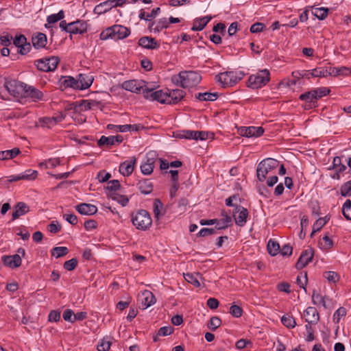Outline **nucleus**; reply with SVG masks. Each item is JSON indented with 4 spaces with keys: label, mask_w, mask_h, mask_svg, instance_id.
<instances>
[{
    "label": "nucleus",
    "mask_w": 351,
    "mask_h": 351,
    "mask_svg": "<svg viewBox=\"0 0 351 351\" xmlns=\"http://www.w3.org/2000/svg\"><path fill=\"white\" fill-rule=\"evenodd\" d=\"M245 73L241 71H230L220 73L215 76L216 82H219L222 87L232 86L241 81Z\"/></svg>",
    "instance_id": "f257e3e1"
},
{
    "label": "nucleus",
    "mask_w": 351,
    "mask_h": 351,
    "mask_svg": "<svg viewBox=\"0 0 351 351\" xmlns=\"http://www.w3.org/2000/svg\"><path fill=\"white\" fill-rule=\"evenodd\" d=\"M77 263V259L75 258H73L69 261H65L63 267L66 270L73 271L76 268Z\"/></svg>",
    "instance_id": "052dcab7"
},
{
    "label": "nucleus",
    "mask_w": 351,
    "mask_h": 351,
    "mask_svg": "<svg viewBox=\"0 0 351 351\" xmlns=\"http://www.w3.org/2000/svg\"><path fill=\"white\" fill-rule=\"evenodd\" d=\"M3 265L12 269L17 268L21 265V257L19 254L4 255L1 257Z\"/></svg>",
    "instance_id": "2eb2a0df"
},
{
    "label": "nucleus",
    "mask_w": 351,
    "mask_h": 351,
    "mask_svg": "<svg viewBox=\"0 0 351 351\" xmlns=\"http://www.w3.org/2000/svg\"><path fill=\"white\" fill-rule=\"evenodd\" d=\"M110 197L113 200L118 202L123 206H125L129 202V199L125 195L118 194L116 192H113L110 195Z\"/></svg>",
    "instance_id": "3c124183"
},
{
    "label": "nucleus",
    "mask_w": 351,
    "mask_h": 351,
    "mask_svg": "<svg viewBox=\"0 0 351 351\" xmlns=\"http://www.w3.org/2000/svg\"><path fill=\"white\" fill-rule=\"evenodd\" d=\"M328 298L322 296L321 294L316 293L314 290L312 295V300L315 304H322L324 308H327L326 300Z\"/></svg>",
    "instance_id": "37998d69"
},
{
    "label": "nucleus",
    "mask_w": 351,
    "mask_h": 351,
    "mask_svg": "<svg viewBox=\"0 0 351 351\" xmlns=\"http://www.w3.org/2000/svg\"><path fill=\"white\" fill-rule=\"evenodd\" d=\"M55 125V121L52 117H42L38 119L36 126L51 128Z\"/></svg>",
    "instance_id": "79ce46f5"
},
{
    "label": "nucleus",
    "mask_w": 351,
    "mask_h": 351,
    "mask_svg": "<svg viewBox=\"0 0 351 351\" xmlns=\"http://www.w3.org/2000/svg\"><path fill=\"white\" fill-rule=\"evenodd\" d=\"M144 298L142 300V304L146 307H149L156 302V298L151 291H145L143 293Z\"/></svg>",
    "instance_id": "ea45409f"
},
{
    "label": "nucleus",
    "mask_w": 351,
    "mask_h": 351,
    "mask_svg": "<svg viewBox=\"0 0 351 351\" xmlns=\"http://www.w3.org/2000/svg\"><path fill=\"white\" fill-rule=\"evenodd\" d=\"M297 284L306 292V285L308 282L307 272H300L297 277Z\"/></svg>",
    "instance_id": "09e8293b"
},
{
    "label": "nucleus",
    "mask_w": 351,
    "mask_h": 351,
    "mask_svg": "<svg viewBox=\"0 0 351 351\" xmlns=\"http://www.w3.org/2000/svg\"><path fill=\"white\" fill-rule=\"evenodd\" d=\"M279 165V162L274 158H267L261 160L256 169L257 179L260 182H264L268 173L275 170Z\"/></svg>",
    "instance_id": "7ed1b4c3"
},
{
    "label": "nucleus",
    "mask_w": 351,
    "mask_h": 351,
    "mask_svg": "<svg viewBox=\"0 0 351 351\" xmlns=\"http://www.w3.org/2000/svg\"><path fill=\"white\" fill-rule=\"evenodd\" d=\"M267 250L270 255L276 256L280 251V245L278 243L269 240L267 243Z\"/></svg>",
    "instance_id": "8fccbe9b"
},
{
    "label": "nucleus",
    "mask_w": 351,
    "mask_h": 351,
    "mask_svg": "<svg viewBox=\"0 0 351 351\" xmlns=\"http://www.w3.org/2000/svg\"><path fill=\"white\" fill-rule=\"evenodd\" d=\"M212 17L206 16L202 18H197L194 20L193 25L191 27L192 31H201L209 23Z\"/></svg>",
    "instance_id": "7c9ffc66"
},
{
    "label": "nucleus",
    "mask_w": 351,
    "mask_h": 351,
    "mask_svg": "<svg viewBox=\"0 0 351 351\" xmlns=\"http://www.w3.org/2000/svg\"><path fill=\"white\" fill-rule=\"evenodd\" d=\"M270 80V74L268 70L260 71L255 75L249 77L247 84L252 89H258L265 86Z\"/></svg>",
    "instance_id": "20e7f679"
},
{
    "label": "nucleus",
    "mask_w": 351,
    "mask_h": 351,
    "mask_svg": "<svg viewBox=\"0 0 351 351\" xmlns=\"http://www.w3.org/2000/svg\"><path fill=\"white\" fill-rule=\"evenodd\" d=\"M299 99L305 101V104L303 106L305 110H311L318 106L317 101L314 93H313V90L301 94Z\"/></svg>",
    "instance_id": "ddd939ff"
},
{
    "label": "nucleus",
    "mask_w": 351,
    "mask_h": 351,
    "mask_svg": "<svg viewBox=\"0 0 351 351\" xmlns=\"http://www.w3.org/2000/svg\"><path fill=\"white\" fill-rule=\"evenodd\" d=\"M160 8L159 7L156 8H154L151 13L147 14L143 11V10H141L140 11V14L138 15V17L140 19H143L145 21H151V19L156 18L160 13Z\"/></svg>",
    "instance_id": "72a5a7b5"
},
{
    "label": "nucleus",
    "mask_w": 351,
    "mask_h": 351,
    "mask_svg": "<svg viewBox=\"0 0 351 351\" xmlns=\"http://www.w3.org/2000/svg\"><path fill=\"white\" fill-rule=\"evenodd\" d=\"M346 315V310L343 307L339 308L333 315V319L335 322L338 323L341 317H345Z\"/></svg>",
    "instance_id": "69168bd1"
},
{
    "label": "nucleus",
    "mask_w": 351,
    "mask_h": 351,
    "mask_svg": "<svg viewBox=\"0 0 351 351\" xmlns=\"http://www.w3.org/2000/svg\"><path fill=\"white\" fill-rule=\"evenodd\" d=\"M136 159L135 157H133V158L128 161H124L123 162L121 163L119 166V172L123 176H129L132 174V173L134 171V165L136 163Z\"/></svg>",
    "instance_id": "cd10ccee"
},
{
    "label": "nucleus",
    "mask_w": 351,
    "mask_h": 351,
    "mask_svg": "<svg viewBox=\"0 0 351 351\" xmlns=\"http://www.w3.org/2000/svg\"><path fill=\"white\" fill-rule=\"evenodd\" d=\"M158 158L156 152H149L146 155V160L141 164V171L144 175H150L154 168V164Z\"/></svg>",
    "instance_id": "1a4fd4ad"
},
{
    "label": "nucleus",
    "mask_w": 351,
    "mask_h": 351,
    "mask_svg": "<svg viewBox=\"0 0 351 351\" xmlns=\"http://www.w3.org/2000/svg\"><path fill=\"white\" fill-rule=\"evenodd\" d=\"M76 210L84 215H93L97 213V208L90 204L82 203L75 206Z\"/></svg>",
    "instance_id": "a878e982"
},
{
    "label": "nucleus",
    "mask_w": 351,
    "mask_h": 351,
    "mask_svg": "<svg viewBox=\"0 0 351 351\" xmlns=\"http://www.w3.org/2000/svg\"><path fill=\"white\" fill-rule=\"evenodd\" d=\"M132 224L136 229L147 230L152 224V219L148 211L144 209L138 210L131 215Z\"/></svg>",
    "instance_id": "f03ea898"
},
{
    "label": "nucleus",
    "mask_w": 351,
    "mask_h": 351,
    "mask_svg": "<svg viewBox=\"0 0 351 351\" xmlns=\"http://www.w3.org/2000/svg\"><path fill=\"white\" fill-rule=\"evenodd\" d=\"M60 58L58 56H51L37 60L34 64L37 69L43 72L53 71L60 62Z\"/></svg>",
    "instance_id": "423d86ee"
},
{
    "label": "nucleus",
    "mask_w": 351,
    "mask_h": 351,
    "mask_svg": "<svg viewBox=\"0 0 351 351\" xmlns=\"http://www.w3.org/2000/svg\"><path fill=\"white\" fill-rule=\"evenodd\" d=\"M168 27H169V22H168L167 19L166 18H162L158 21L156 25L154 28V32L158 33L160 31H162L163 29L167 28Z\"/></svg>",
    "instance_id": "6e6d98bb"
},
{
    "label": "nucleus",
    "mask_w": 351,
    "mask_h": 351,
    "mask_svg": "<svg viewBox=\"0 0 351 351\" xmlns=\"http://www.w3.org/2000/svg\"><path fill=\"white\" fill-rule=\"evenodd\" d=\"M189 204V201L185 197L180 199L178 203V213L180 215L184 213L186 210V207Z\"/></svg>",
    "instance_id": "13d9d810"
},
{
    "label": "nucleus",
    "mask_w": 351,
    "mask_h": 351,
    "mask_svg": "<svg viewBox=\"0 0 351 351\" xmlns=\"http://www.w3.org/2000/svg\"><path fill=\"white\" fill-rule=\"evenodd\" d=\"M340 192L343 197L351 196V180H349L341 185Z\"/></svg>",
    "instance_id": "4d7b16f0"
},
{
    "label": "nucleus",
    "mask_w": 351,
    "mask_h": 351,
    "mask_svg": "<svg viewBox=\"0 0 351 351\" xmlns=\"http://www.w3.org/2000/svg\"><path fill=\"white\" fill-rule=\"evenodd\" d=\"M138 45L147 49H156L160 47V43L149 36H143L138 40Z\"/></svg>",
    "instance_id": "aec40b11"
},
{
    "label": "nucleus",
    "mask_w": 351,
    "mask_h": 351,
    "mask_svg": "<svg viewBox=\"0 0 351 351\" xmlns=\"http://www.w3.org/2000/svg\"><path fill=\"white\" fill-rule=\"evenodd\" d=\"M314 256V250L312 247L302 251L296 264L295 267L297 269H302L305 267L313 260Z\"/></svg>",
    "instance_id": "9b49d317"
},
{
    "label": "nucleus",
    "mask_w": 351,
    "mask_h": 351,
    "mask_svg": "<svg viewBox=\"0 0 351 351\" xmlns=\"http://www.w3.org/2000/svg\"><path fill=\"white\" fill-rule=\"evenodd\" d=\"M69 253L66 247H55L51 250V255L56 258H60Z\"/></svg>",
    "instance_id": "a18cd8bd"
},
{
    "label": "nucleus",
    "mask_w": 351,
    "mask_h": 351,
    "mask_svg": "<svg viewBox=\"0 0 351 351\" xmlns=\"http://www.w3.org/2000/svg\"><path fill=\"white\" fill-rule=\"evenodd\" d=\"M231 223V217H226V218H222L221 219H217V222L215 223V228L216 229V230H223L230 226Z\"/></svg>",
    "instance_id": "4c0bfd02"
},
{
    "label": "nucleus",
    "mask_w": 351,
    "mask_h": 351,
    "mask_svg": "<svg viewBox=\"0 0 351 351\" xmlns=\"http://www.w3.org/2000/svg\"><path fill=\"white\" fill-rule=\"evenodd\" d=\"M93 77L89 74L80 73L77 75L78 90H84L89 88L93 82Z\"/></svg>",
    "instance_id": "4be33fe9"
},
{
    "label": "nucleus",
    "mask_w": 351,
    "mask_h": 351,
    "mask_svg": "<svg viewBox=\"0 0 351 351\" xmlns=\"http://www.w3.org/2000/svg\"><path fill=\"white\" fill-rule=\"evenodd\" d=\"M112 8H114L113 1L107 0L97 5L94 8L93 12L95 14L100 15L110 10Z\"/></svg>",
    "instance_id": "c756f323"
},
{
    "label": "nucleus",
    "mask_w": 351,
    "mask_h": 351,
    "mask_svg": "<svg viewBox=\"0 0 351 351\" xmlns=\"http://www.w3.org/2000/svg\"><path fill=\"white\" fill-rule=\"evenodd\" d=\"M200 276V274L199 273H197V274L188 273L184 275V278L188 282L193 285L196 287H200V283L197 279V276Z\"/></svg>",
    "instance_id": "de8ad7c7"
},
{
    "label": "nucleus",
    "mask_w": 351,
    "mask_h": 351,
    "mask_svg": "<svg viewBox=\"0 0 351 351\" xmlns=\"http://www.w3.org/2000/svg\"><path fill=\"white\" fill-rule=\"evenodd\" d=\"M4 86L9 93L14 97H19L24 93L26 84L15 80H6Z\"/></svg>",
    "instance_id": "6e6552de"
},
{
    "label": "nucleus",
    "mask_w": 351,
    "mask_h": 351,
    "mask_svg": "<svg viewBox=\"0 0 351 351\" xmlns=\"http://www.w3.org/2000/svg\"><path fill=\"white\" fill-rule=\"evenodd\" d=\"M111 342L103 339L97 345L98 351H108L110 348Z\"/></svg>",
    "instance_id": "774afa93"
},
{
    "label": "nucleus",
    "mask_w": 351,
    "mask_h": 351,
    "mask_svg": "<svg viewBox=\"0 0 351 351\" xmlns=\"http://www.w3.org/2000/svg\"><path fill=\"white\" fill-rule=\"evenodd\" d=\"M230 313L234 317H240L242 316L243 309L241 306L232 304L230 308Z\"/></svg>",
    "instance_id": "e2e57ef3"
},
{
    "label": "nucleus",
    "mask_w": 351,
    "mask_h": 351,
    "mask_svg": "<svg viewBox=\"0 0 351 351\" xmlns=\"http://www.w3.org/2000/svg\"><path fill=\"white\" fill-rule=\"evenodd\" d=\"M247 216L248 210L247 208L241 205L236 206V208H234V211L233 213V217L237 226L240 227L244 226L246 223Z\"/></svg>",
    "instance_id": "f8f14e48"
},
{
    "label": "nucleus",
    "mask_w": 351,
    "mask_h": 351,
    "mask_svg": "<svg viewBox=\"0 0 351 351\" xmlns=\"http://www.w3.org/2000/svg\"><path fill=\"white\" fill-rule=\"evenodd\" d=\"M334 69V75L332 76H337V75H347L348 73H351L350 69L346 66H341L340 68L332 67Z\"/></svg>",
    "instance_id": "680f3d73"
},
{
    "label": "nucleus",
    "mask_w": 351,
    "mask_h": 351,
    "mask_svg": "<svg viewBox=\"0 0 351 351\" xmlns=\"http://www.w3.org/2000/svg\"><path fill=\"white\" fill-rule=\"evenodd\" d=\"M24 97H30L34 101H38L43 99L44 95L38 88L26 84L24 90Z\"/></svg>",
    "instance_id": "f3484780"
},
{
    "label": "nucleus",
    "mask_w": 351,
    "mask_h": 351,
    "mask_svg": "<svg viewBox=\"0 0 351 351\" xmlns=\"http://www.w3.org/2000/svg\"><path fill=\"white\" fill-rule=\"evenodd\" d=\"M281 322L282 324L288 328H293L296 325L295 319L289 314L284 315L281 318Z\"/></svg>",
    "instance_id": "a19ab883"
},
{
    "label": "nucleus",
    "mask_w": 351,
    "mask_h": 351,
    "mask_svg": "<svg viewBox=\"0 0 351 351\" xmlns=\"http://www.w3.org/2000/svg\"><path fill=\"white\" fill-rule=\"evenodd\" d=\"M29 212V206L23 202H19L14 207V210L12 214V220H16Z\"/></svg>",
    "instance_id": "a211bd4d"
},
{
    "label": "nucleus",
    "mask_w": 351,
    "mask_h": 351,
    "mask_svg": "<svg viewBox=\"0 0 351 351\" xmlns=\"http://www.w3.org/2000/svg\"><path fill=\"white\" fill-rule=\"evenodd\" d=\"M88 24L84 21L77 20L74 22L69 23V33L71 34H83L87 32Z\"/></svg>",
    "instance_id": "4468645a"
},
{
    "label": "nucleus",
    "mask_w": 351,
    "mask_h": 351,
    "mask_svg": "<svg viewBox=\"0 0 351 351\" xmlns=\"http://www.w3.org/2000/svg\"><path fill=\"white\" fill-rule=\"evenodd\" d=\"M334 69H332V66H318L314 69H312L311 76L313 77H326L327 76H332L334 75Z\"/></svg>",
    "instance_id": "412c9836"
},
{
    "label": "nucleus",
    "mask_w": 351,
    "mask_h": 351,
    "mask_svg": "<svg viewBox=\"0 0 351 351\" xmlns=\"http://www.w3.org/2000/svg\"><path fill=\"white\" fill-rule=\"evenodd\" d=\"M163 210V204L159 199H155L153 204V212L155 219L158 221L160 218L165 215Z\"/></svg>",
    "instance_id": "2f4dec72"
},
{
    "label": "nucleus",
    "mask_w": 351,
    "mask_h": 351,
    "mask_svg": "<svg viewBox=\"0 0 351 351\" xmlns=\"http://www.w3.org/2000/svg\"><path fill=\"white\" fill-rule=\"evenodd\" d=\"M168 104H176L180 101L185 96L186 93L180 89L169 90L167 89Z\"/></svg>",
    "instance_id": "6ab92c4d"
},
{
    "label": "nucleus",
    "mask_w": 351,
    "mask_h": 351,
    "mask_svg": "<svg viewBox=\"0 0 351 351\" xmlns=\"http://www.w3.org/2000/svg\"><path fill=\"white\" fill-rule=\"evenodd\" d=\"M12 38V36L8 32H3V34L0 36L1 45L4 47L10 46L11 45Z\"/></svg>",
    "instance_id": "bf43d9fd"
},
{
    "label": "nucleus",
    "mask_w": 351,
    "mask_h": 351,
    "mask_svg": "<svg viewBox=\"0 0 351 351\" xmlns=\"http://www.w3.org/2000/svg\"><path fill=\"white\" fill-rule=\"evenodd\" d=\"M195 140V141H205L207 139H213L214 134L211 132L206 131H195L194 133Z\"/></svg>",
    "instance_id": "58836bf2"
},
{
    "label": "nucleus",
    "mask_w": 351,
    "mask_h": 351,
    "mask_svg": "<svg viewBox=\"0 0 351 351\" xmlns=\"http://www.w3.org/2000/svg\"><path fill=\"white\" fill-rule=\"evenodd\" d=\"M32 42L34 48H43L47 45V36L43 33H37L36 35H33L32 38Z\"/></svg>",
    "instance_id": "c85d7f7f"
},
{
    "label": "nucleus",
    "mask_w": 351,
    "mask_h": 351,
    "mask_svg": "<svg viewBox=\"0 0 351 351\" xmlns=\"http://www.w3.org/2000/svg\"><path fill=\"white\" fill-rule=\"evenodd\" d=\"M342 213L347 220H351V200L347 199L342 208Z\"/></svg>",
    "instance_id": "5fc2aeb1"
},
{
    "label": "nucleus",
    "mask_w": 351,
    "mask_h": 351,
    "mask_svg": "<svg viewBox=\"0 0 351 351\" xmlns=\"http://www.w3.org/2000/svg\"><path fill=\"white\" fill-rule=\"evenodd\" d=\"M323 276L327 279L329 282L335 283L339 280V275L333 271H325L323 274Z\"/></svg>",
    "instance_id": "864d4df0"
},
{
    "label": "nucleus",
    "mask_w": 351,
    "mask_h": 351,
    "mask_svg": "<svg viewBox=\"0 0 351 351\" xmlns=\"http://www.w3.org/2000/svg\"><path fill=\"white\" fill-rule=\"evenodd\" d=\"M312 90L317 101L322 97L328 95L330 93V88L327 87H320Z\"/></svg>",
    "instance_id": "49530a36"
},
{
    "label": "nucleus",
    "mask_w": 351,
    "mask_h": 351,
    "mask_svg": "<svg viewBox=\"0 0 351 351\" xmlns=\"http://www.w3.org/2000/svg\"><path fill=\"white\" fill-rule=\"evenodd\" d=\"M99 37L102 40H106L108 38L114 39L112 27H108L105 30L102 31Z\"/></svg>",
    "instance_id": "338daca9"
},
{
    "label": "nucleus",
    "mask_w": 351,
    "mask_h": 351,
    "mask_svg": "<svg viewBox=\"0 0 351 351\" xmlns=\"http://www.w3.org/2000/svg\"><path fill=\"white\" fill-rule=\"evenodd\" d=\"M99 102L95 100H81L79 101L80 111L90 110L93 106H97Z\"/></svg>",
    "instance_id": "c9c22d12"
},
{
    "label": "nucleus",
    "mask_w": 351,
    "mask_h": 351,
    "mask_svg": "<svg viewBox=\"0 0 351 351\" xmlns=\"http://www.w3.org/2000/svg\"><path fill=\"white\" fill-rule=\"evenodd\" d=\"M114 39H123L130 34V29L121 25L111 26Z\"/></svg>",
    "instance_id": "5701e85b"
},
{
    "label": "nucleus",
    "mask_w": 351,
    "mask_h": 351,
    "mask_svg": "<svg viewBox=\"0 0 351 351\" xmlns=\"http://www.w3.org/2000/svg\"><path fill=\"white\" fill-rule=\"evenodd\" d=\"M143 97L150 101H157L161 104H168V95L167 91L158 90L154 91L153 88H145L143 90Z\"/></svg>",
    "instance_id": "0eeeda50"
},
{
    "label": "nucleus",
    "mask_w": 351,
    "mask_h": 351,
    "mask_svg": "<svg viewBox=\"0 0 351 351\" xmlns=\"http://www.w3.org/2000/svg\"><path fill=\"white\" fill-rule=\"evenodd\" d=\"M328 11L327 8H315L312 10V14L319 20H324L328 16Z\"/></svg>",
    "instance_id": "e433bc0d"
},
{
    "label": "nucleus",
    "mask_w": 351,
    "mask_h": 351,
    "mask_svg": "<svg viewBox=\"0 0 351 351\" xmlns=\"http://www.w3.org/2000/svg\"><path fill=\"white\" fill-rule=\"evenodd\" d=\"M21 153L19 148L14 147L10 150L0 152V160L12 159Z\"/></svg>",
    "instance_id": "473e14b6"
},
{
    "label": "nucleus",
    "mask_w": 351,
    "mask_h": 351,
    "mask_svg": "<svg viewBox=\"0 0 351 351\" xmlns=\"http://www.w3.org/2000/svg\"><path fill=\"white\" fill-rule=\"evenodd\" d=\"M304 316L308 324H316L319 320V313L315 307H308L304 312Z\"/></svg>",
    "instance_id": "393cba45"
},
{
    "label": "nucleus",
    "mask_w": 351,
    "mask_h": 351,
    "mask_svg": "<svg viewBox=\"0 0 351 351\" xmlns=\"http://www.w3.org/2000/svg\"><path fill=\"white\" fill-rule=\"evenodd\" d=\"M264 129L263 127H248V138L250 137H259L264 133Z\"/></svg>",
    "instance_id": "c03bdc74"
},
{
    "label": "nucleus",
    "mask_w": 351,
    "mask_h": 351,
    "mask_svg": "<svg viewBox=\"0 0 351 351\" xmlns=\"http://www.w3.org/2000/svg\"><path fill=\"white\" fill-rule=\"evenodd\" d=\"M221 324V320L219 317L213 316L208 322L207 326L212 331H215Z\"/></svg>",
    "instance_id": "603ef678"
},
{
    "label": "nucleus",
    "mask_w": 351,
    "mask_h": 351,
    "mask_svg": "<svg viewBox=\"0 0 351 351\" xmlns=\"http://www.w3.org/2000/svg\"><path fill=\"white\" fill-rule=\"evenodd\" d=\"M145 82H139L136 80H127L122 83L121 87L128 91L134 93H139L141 91L143 93V90L145 89Z\"/></svg>",
    "instance_id": "9d476101"
},
{
    "label": "nucleus",
    "mask_w": 351,
    "mask_h": 351,
    "mask_svg": "<svg viewBox=\"0 0 351 351\" xmlns=\"http://www.w3.org/2000/svg\"><path fill=\"white\" fill-rule=\"evenodd\" d=\"M136 186L142 194L148 195L153 191L154 184L149 179L143 178L140 180Z\"/></svg>",
    "instance_id": "bb28decb"
},
{
    "label": "nucleus",
    "mask_w": 351,
    "mask_h": 351,
    "mask_svg": "<svg viewBox=\"0 0 351 351\" xmlns=\"http://www.w3.org/2000/svg\"><path fill=\"white\" fill-rule=\"evenodd\" d=\"M59 84L62 90L68 88L78 90L77 81L72 76H62L59 80Z\"/></svg>",
    "instance_id": "b1692460"
},
{
    "label": "nucleus",
    "mask_w": 351,
    "mask_h": 351,
    "mask_svg": "<svg viewBox=\"0 0 351 351\" xmlns=\"http://www.w3.org/2000/svg\"><path fill=\"white\" fill-rule=\"evenodd\" d=\"M38 172L35 170L28 169L21 174L23 180H34L37 176Z\"/></svg>",
    "instance_id": "0e129e2a"
},
{
    "label": "nucleus",
    "mask_w": 351,
    "mask_h": 351,
    "mask_svg": "<svg viewBox=\"0 0 351 351\" xmlns=\"http://www.w3.org/2000/svg\"><path fill=\"white\" fill-rule=\"evenodd\" d=\"M219 97L218 93H199L195 95V98L199 101H215Z\"/></svg>",
    "instance_id": "f704fd0d"
},
{
    "label": "nucleus",
    "mask_w": 351,
    "mask_h": 351,
    "mask_svg": "<svg viewBox=\"0 0 351 351\" xmlns=\"http://www.w3.org/2000/svg\"><path fill=\"white\" fill-rule=\"evenodd\" d=\"M123 141V137L121 135L110 136L108 137L102 136L97 141V144L99 147H103L105 145L108 147L115 145L116 143L119 144L122 143Z\"/></svg>",
    "instance_id": "dca6fc26"
},
{
    "label": "nucleus",
    "mask_w": 351,
    "mask_h": 351,
    "mask_svg": "<svg viewBox=\"0 0 351 351\" xmlns=\"http://www.w3.org/2000/svg\"><path fill=\"white\" fill-rule=\"evenodd\" d=\"M180 86L184 88H192L202 80L201 75L197 71H181L179 73Z\"/></svg>",
    "instance_id": "39448f33"
}]
</instances>
